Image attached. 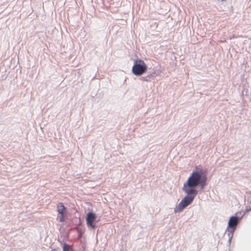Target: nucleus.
Masks as SVG:
<instances>
[{
    "label": "nucleus",
    "mask_w": 251,
    "mask_h": 251,
    "mask_svg": "<svg viewBox=\"0 0 251 251\" xmlns=\"http://www.w3.org/2000/svg\"><path fill=\"white\" fill-rule=\"evenodd\" d=\"M96 220V215L95 213L92 212H89L86 216V224L89 227H91L92 229L95 228V225L94 222Z\"/></svg>",
    "instance_id": "obj_5"
},
{
    "label": "nucleus",
    "mask_w": 251,
    "mask_h": 251,
    "mask_svg": "<svg viewBox=\"0 0 251 251\" xmlns=\"http://www.w3.org/2000/svg\"><path fill=\"white\" fill-rule=\"evenodd\" d=\"M238 223V218L236 216H232L230 218L228 222V227L233 231L236 229Z\"/></svg>",
    "instance_id": "obj_6"
},
{
    "label": "nucleus",
    "mask_w": 251,
    "mask_h": 251,
    "mask_svg": "<svg viewBox=\"0 0 251 251\" xmlns=\"http://www.w3.org/2000/svg\"><path fill=\"white\" fill-rule=\"evenodd\" d=\"M185 197L175 210V212H180L189 205L193 201L197 194H189Z\"/></svg>",
    "instance_id": "obj_3"
},
{
    "label": "nucleus",
    "mask_w": 251,
    "mask_h": 251,
    "mask_svg": "<svg viewBox=\"0 0 251 251\" xmlns=\"http://www.w3.org/2000/svg\"><path fill=\"white\" fill-rule=\"evenodd\" d=\"M147 70V66L145 62L141 59H137L134 61L132 68V73L137 76L141 75Z\"/></svg>",
    "instance_id": "obj_2"
},
{
    "label": "nucleus",
    "mask_w": 251,
    "mask_h": 251,
    "mask_svg": "<svg viewBox=\"0 0 251 251\" xmlns=\"http://www.w3.org/2000/svg\"><path fill=\"white\" fill-rule=\"evenodd\" d=\"M201 175L199 172H193L188 178L186 183L183 185L182 190L187 194H197L198 192L194 189L201 183Z\"/></svg>",
    "instance_id": "obj_1"
},
{
    "label": "nucleus",
    "mask_w": 251,
    "mask_h": 251,
    "mask_svg": "<svg viewBox=\"0 0 251 251\" xmlns=\"http://www.w3.org/2000/svg\"><path fill=\"white\" fill-rule=\"evenodd\" d=\"M63 251H70V246L66 244H64L63 246Z\"/></svg>",
    "instance_id": "obj_7"
},
{
    "label": "nucleus",
    "mask_w": 251,
    "mask_h": 251,
    "mask_svg": "<svg viewBox=\"0 0 251 251\" xmlns=\"http://www.w3.org/2000/svg\"><path fill=\"white\" fill-rule=\"evenodd\" d=\"M57 211L58 213L57 217L60 222H64L67 217V209L62 202L57 204Z\"/></svg>",
    "instance_id": "obj_4"
}]
</instances>
